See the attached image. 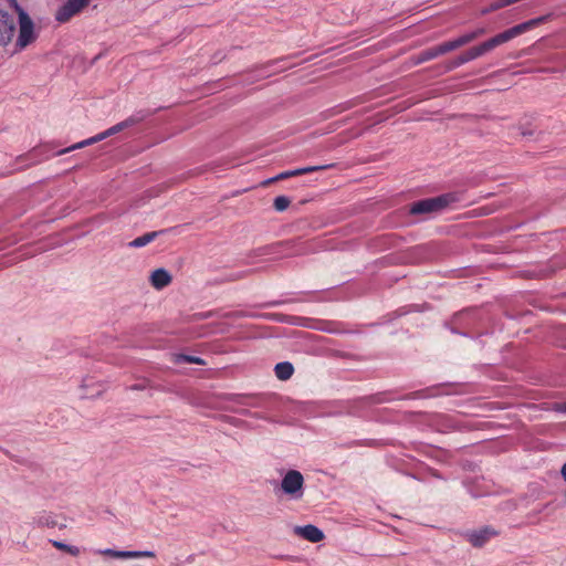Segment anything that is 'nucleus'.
<instances>
[{
	"mask_svg": "<svg viewBox=\"0 0 566 566\" xmlns=\"http://www.w3.org/2000/svg\"><path fill=\"white\" fill-rule=\"evenodd\" d=\"M7 1H8L11 6H13L14 8H15V4H18L15 0H7Z\"/></svg>",
	"mask_w": 566,
	"mask_h": 566,
	"instance_id": "nucleus-28",
	"label": "nucleus"
},
{
	"mask_svg": "<svg viewBox=\"0 0 566 566\" xmlns=\"http://www.w3.org/2000/svg\"><path fill=\"white\" fill-rule=\"evenodd\" d=\"M132 124H133V120L127 119V120L120 122V123L112 126L111 128L99 133L98 135L103 136V139H105V138H107L112 135H115V134L122 132L123 129L129 127Z\"/></svg>",
	"mask_w": 566,
	"mask_h": 566,
	"instance_id": "nucleus-14",
	"label": "nucleus"
},
{
	"mask_svg": "<svg viewBox=\"0 0 566 566\" xmlns=\"http://www.w3.org/2000/svg\"><path fill=\"white\" fill-rule=\"evenodd\" d=\"M503 2L505 4V7H507V6H511V4L515 3V2H517V0H503Z\"/></svg>",
	"mask_w": 566,
	"mask_h": 566,
	"instance_id": "nucleus-27",
	"label": "nucleus"
},
{
	"mask_svg": "<svg viewBox=\"0 0 566 566\" xmlns=\"http://www.w3.org/2000/svg\"><path fill=\"white\" fill-rule=\"evenodd\" d=\"M485 33V29L484 28H479L474 31H471V32H468V33H464L462 35H460L458 39L461 43V45H465L468 43H471L472 41H474L475 39H478L479 36L483 35Z\"/></svg>",
	"mask_w": 566,
	"mask_h": 566,
	"instance_id": "nucleus-15",
	"label": "nucleus"
},
{
	"mask_svg": "<svg viewBox=\"0 0 566 566\" xmlns=\"http://www.w3.org/2000/svg\"><path fill=\"white\" fill-rule=\"evenodd\" d=\"M171 275L165 269H157L150 274V283L156 290H161L169 285Z\"/></svg>",
	"mask_w": 566,
	"mask_h": 566,
	"instance_id": "nucleus-9",
	"label": "nucleus"
},
{
	"mask_svg": "<svg viewBox=\"0 0 566 566\" xmlns=\"http://www.w3.org/2000/svg\"><path fill=\"white\" fill-rule=\"evenodd\" d=\"M437 46H438V50L440 52V55H442V54H446V53L451 52L453 50H457V49L461 48L462 45H461L459 39L457 38V39H453L451 41L443 42V43H441V44H439Z\"/></svg>",
	"mask_w": 566,
	"mask_h": 566,
	"instance_id": "nucleus-16",
	"label": "nucleus"
},
{
	"mask_svg": "<svg viewBox=\"0 0 566 566\" xmlns=\"http://www.w3.org/2000/svg\"><path fill=\"white\" fill-rule=\"evenodd\" d=\"M328 167H331V166L329 165L307 166V167H303V168H297L295 170H296V175L300 176V175H305V174H310V172H313V171L323 170V169H326Z\"/></svg>",
	"mask_w": 566,
	"mask_h": 566,
	"instance_id": "nucleus-23",
	"label": "nucleus"
},
{
	"mask_svg": "<svg viewBox=\"0 0 566 566\" xmlns=\"http://www.w3.org/2000/svg\"><path fill=\"white\" fill-rule=\"evenodd\" d=\"M504 7H505V4H504L503 0H496V1L492 2L490 6L483 8L481 10V14L485 15L493 11L500 10Z\"/></svg>",
	"mask_w": 566,
	"mask_h": 566,
	"instance_id": "nucleus-22",
	"label": "nucleus"
},
{
	"mask_svg": "<svg viewBox=\"0 0 566 566\" xmlns=\"http://www.w3.org/2000/svg\"><path fill=\"white\" fill-rule=\"evenodd\" d=\"M281 490L292 500H300L304 494V478L297 470H289L281 480Z\"/></svg>",
	"mask_w": 566,
	"mask_h": 566,
	"instance_id": "nucleus-4",
	"label": "nucleus"
},
{
	"mask_svg": "<svg viewBox=\"0 0 566 566\" xmlns=\"http://www.w3.org/2000/svg\"><path fill=\"white\" fill-rule=\"evenodd\" d=\"M15 10L18 12L19 29L14 46L15 52H20L35 42L38 39V32L33 20L19 4H15Z\"/></svg>",
	"mask_w": 566,
	"mask_h": 566,
	"instance_id": "nucleus-2",
	"label": "nucleus"
},
{
	"mask_svg": "<svg viewBox=\"0 0 566 566\" xmlns=\"http://www.w3.org/2000/svg\"><path fill=\"white\" fill-rule=\"evenodd\" d=\"M545 19V17H541L520 23L501 33L495 34L494 36L488 39L486 41L480 43L479 45L472 46L475 60L491 52L496 46L502 45L513 40L514 38L527 32L528 30L542 23Z\"/></svg>",
	"mask_w": 566,
	"mask_h": 566,
	"instance_id": "nucleus-1",
	"label": "nucleus"
},
{
	"mask_svg": "<svg viewBox=\"0 0 566 566\" xmlns=\"http://www.w3.org/2000/svg\"><path fill=\"white\" fill-rule=\"evenodd\" d=\"M560 473H562L563 479L566 481V462L562 467Z\"/></svg>",
	"mask_w": 566,
	"mask_h": 566,
	"instance_id": "nucleus-26",
	"label": "nucleus"
},
{
	"mask_svg": "<svg viewBox=\"0 0 566 566\" xmlns=\"http://www.w3.org/2000/svg\"><path fill=\"white\" fill-rule=\"evenodd\" d=\"M14 34V23L7 12L0 11V45L7 46Z\"/></svg>",
	"mask_w": 566,
	"mask_h": 566,
	"instance_id": "nucleus-7",
	"label": "nucleus"
},
{
	"mask_svg": "<svg viewBox=\"0 0 566 566\" xmlns=\"http://www.w3.org/2000/svg\"><path fill=\"white\" fill-rule=\"evenodd\" d=\"M457 200L458 198L455 195L444 193L434 198H428L415 202L410 208V212L412 214L437 213L442 211L446 207L455 202Z\"/></svg>",
	"mask_w": 566,
	"mask_h": 566,
	"instance_id": "nucleus-3",
	"label": "nucleus"
},
{
	"mask_svg": "<svg viewBox=\"0 0 566 566\" xmlns=\"http://www.w3.org/2000/svg\"><path fill=\"white\" fill-rule=\"evenodd\" d=\"M294 533L311 543H318L324 538V533L312 524L305 526H295Z\"/></svg>",
	"mask_w": 566,
	"mask_h": 566,
	"instance_id": "nucleus-8",
	"label": "nucleus"
},
{
	"mask_svg": "<svg viewBox=\"0 0 566 566\" xmlns=\"http://www.w3.org/2000/svg\"><path fill=\"white\" fill-rule=\"evenodd\" d=\"M291 200L285 196H279L274 199L273 206L276 211H284L290 206Z\"/></svg>",
	"mask_w": 566,
	"mask_h": 566,
	"instance_id": "nucleus-21",
	"label": "nucleus"
},
{
	"mask_svg": "<svg viewBox=\"0 0 566 566\" xmlns=\"http://www.w3.org/2000/svg\"><path fill=\"white\" fill-rule=\"evenodd\" d=\"M96 554L111 556L113 558H140V557H154L155 553L150 551H116L112 548L97 549Z\"/></svg>",
	"mask_w": 566,
	"mask_h": 566,
	"instance_id": "nucleus-6",
	"label": "nucleus"
},
{
	"mask_svg": "<svg viewBox=\"0 0 566 566\" xmlns=\"http://www.w3.org/2000/svg\"><path fill=\"white\" fill-rule=\"evenodd\" d=\"M52 545L60 549L69 553L72 556H77L80 554V548L76 546L67 545L65 543L59 542V541H51Z\"/></svg>",
	"mask_w": 566,
	"mask_h": 566,
	"instance_id": "nucleus-18",
	"label": "nucleus"
},
{
	"mask_svg": "<svg viewBox=\"0 0 566 566\" xmlns=\"http://www.w3.org/2000/svg\"><path fill=\"white\" fill-rule=\"evenodd\" d=\"M475 60L474 57V54H473V50L472 48H470L469 50H467L465 52H463L461 55H459L458 57H455L449 65V69L452 70V69H457L459 66H461L462 64H465L468 62H471Z\"/></svg>",
	"mask_w": 566,
	"mask_h": 566,
	"instance_id": "nucleus-13",
	"label": "nucleus"
},
{
	"mask_svg": "<svg viewBox=\"0 0 566 566\" xmlns=\"http://www.w3.org/2000/svg\"><path fill=\"white\" fill-rule=\"evenodd\" d=\"M176 363H187V364H198V365L205 364V361L200 357L190 356V355H177Z\"/></svg>",
	"mask_w": 566,
	"mask_h": 566,
	"instance_id": "nucleus-20",
	"label": "nucleus"
},
{
	"mask_svg": "<svg viewBox=\"0 0 566 566\" xmlns=\"http://www.w3.org/2000/svg\"><path fill=\"white\" fill-rule=\"evenodd\" d=\"M101 140H103V136H99V135L97 134V135H95V136H93V137H91V138H87V139H85V140H83V142H80V143H77V144L73 145L72 147H70V148H67V149L63 150L62 153H67V151L73 150V149H78V148H82V147H85V146L92 145V144L97 143V142H101Z\"/></svg>",
	"mask_w": 566,
	"mask_h": 566,
	"instance_id": "nucleus-19",
	"label": "nucleus"
},
{
	"mask_svg": "<svg viewBox=\"0 0 566 566\" xmlns=\"http://www.w3.org/2000/svg\"><path fill=\"white\" fill-rule=\"evenodd\" d=\"M274 371L280 380H287L292 377L294 367L289 361H282L275 365Z\"/></svg>",
	"mask_w": 566,
	"mask_h": 566,
	"instance_id": "nucleus-11",
	"label": "nucleus"
},
{
	"mask_svg": "<svg viewBox=\"0 0 566 566\" xmlns=\"http://www.w3.org/2000/svg\"><path fill=\"white\" fill-rule=\"evenodd\" d=\"M295 176H297L295 169L294 170H287V171L281 172L276 177L268 180L266 184H269L271 181H275V180H281V179H286V178L295 177Z\"/></svg>",
	"mask_w": 566,
	"mask_h": 566,
	"instance_id": "nucleus-24",
	"label": "nucleus"
},
{
	"mask_svg": "<svg viewBox=\"0 0 566 566\" xmlns=\"http://www.w3.org/2000/svg\"><path fill=\"white\" fill-rule=\"evenodd\" d=\"M553 409L557 412L566 413V402L555 403Z\"/></svg>",
	"mask_w": 566,
	"mask_h": 566,
	"instance_id": "nucleus-25",
	"label": "nucleus"
},
{
	"mask_svg": "<svg viewBox=\"0 0 566 566\" xmlns=\"http://www.w3.org/2000/svg\"><path fill=\"white\" fill-rule=\"evenodd\" d=\"M439 55H440V52H439L437 45L432 46V48H429V49L422 51L418 55V63H422V62H427V61L433 60V59L438 57Z\"/></svg>",
	"mask_w": 566,
	"mask_h": 566,
	"instance_id": "nucleus-17",
	"label": "nucleus"
},
{
	"mask_svg": "<svg viewBox=\"0 0 566 566\" xmlns=\"http://www.w3.org/2000/svg\"><path fill=\"white\" fill-rule=\"evenodd\" d=\"M158 233L159 232H157V231L145 233V234L134 239L133 241H130L128 245L132 248H143V247L147 245L148 243H150L153 240H155V238L158 235Z\"/></svg>",
	"mask_w": 566,
	"mask_h": 566,
	"instance_id": "nucleus-12",
	"label": "nucleus"
},
{
	"mask_svg": "<svg viewBox=\"0 0 566 566\" xmlns=\"http://www.w3.org/2000/svg\"><path fill=\"white\" fill-rule=\"evenodd\" d=\"M90 3V0H67L55 13V19L60 23L67 22L73 15L77 14Z\"/></svg>",
	"mask_w": 566,
	"mask_h": 566,
	"instance_id": "nucleus-5",
	"label": "nucleus"
},
{
	"mask_svg": "<svg viewBox=\"0 0 566 566\" xmlns=\"http://www.w3.org/2000/svg\"><path fill=\"white\" fill-rule=\"evenodd\" d=\"M496 533L491 528H483L476 532H472L468 535L469 542L475 546H483L491 537H493Z\"/></svg>",
	"mask_w": 566,
	"mask_h": 566,
	"instance_id": "nucleus-10",
	"label": "nucleus"
}]
</instances>
